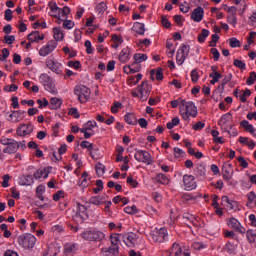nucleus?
<instances>
[{
    "label": "nucleus",
    "mask_w": 256,
    "mask_h": 256,
    "mask_svg": "<svg viewBox=\"0 0 256 256\" xmlns=\"http://www.w3.org/2000/svg\"><path fill=\"white\" fill-rule=\"evenodd\" d=\"M179 114L183 121H191V117L195 119V117L199 115V112L197 110V106H195V103L191 101H182L179 108Z\"/></svg>",
    "instance_id": "nucleus-1"
},
{
    "label": "nucleus",
    "mask_w": 256,
    "mask_h": 256,
    "mask_svg": "<svg viewBox=\"0 0 256 256\" xmlns=\"http://www.w3.org/2000/svg\"><path fill=\"white\" fill-rule=\"evenodd\" d=\"M133 59L134 62L132 64L125 65L123 67V71L124 73H126V75H131L132 73H139V71H141V65L139 64L147 61L148 57L147 54L136 53L134 54Z\"/></svg>",
    "instance_id": "nucleus-2"
},
{
    "label": "nucleus",
    "mask_w": 256,
    "mask_h": 256,
    "mask_svg": "<svg viewBox=\"0 0 256 256\" xmlns=\"http://www.w3.org/2000/svg\"><path fill=\"white\" fill-rule=\"evenodd\" d=\"M151 237L154 243H165V241H169V232L165 227H156L151 230Z\"/></svg>",
    "instance_id": "nucleus-3"
},
{
    "label": "nucleus",
    "mask_w": 256,
    "mask_h": 256,
    "mask_svg": "<svg viewBox=\"0 0 256 256\" xmlns=\"http://www.w3.org/2000/svg\"><path fill=\"white\" fill-rule=\"evenodd\" d=\"M37 243V238L31 233H24L18 236V245L23 249H33Z\"/></svg>",
    "instance_id": "nucleus-4"
},
{
    "label": "nucleus",
    "mask_w": 256,
    "mask_h": 256,
    "mask_svg": "<svg viewBox=\"0 0 256 256\" xmlns=\"http://www.w3.org/2000/svg\"><path fill=\"white\" fill-rule=\"evenodd\" d=\"M39 82L43 85L45 91L51 93L52 95H57V88L55 87V82L49 74L43 73L39 76Z\"/></svg>",
    "instance_id": "nucleus-5"
},
{
    "label": "nucleus",
    "mask_w": 256,
    "mask_h": 256,
    "mask_svg": "<svg viewBox=\"0 0 256 256\" xmlns=\"http://www.w3.org/2000/svg\"><path fill=\"white\" fill-rule=\"evenodd\" d=\"M74 94L80 103H87L91 98V89L85 85H78L74 88Z\"/></svg>",
    "instance_id": "nucleus-6"
},
{
    "label": "nucleus",
    "mask_w": 256,
    "mask_h": 256,
    "mask_svg": "<svg viewBox=\"0 0 256 256\" xmlns=\"http://www.w3.org/2000/svg\"><path fill=\"white\" fill-rule=\"evenodd\" d=\"M137 89L139 94L134 92L132 93L133 97H139L141 101H147V99H149V94L151 93V85H149L147 81H143Z\"/></svg>",
    "instance_id": "nucleus-7"
},
{
    "label": "nucleus",
    "mask_w": 256,
    "mask_h": 256,
    "mask_svg": "<svg viewBox=\"0 0 256 256\" xmlns=\"http://www.w3.org/2000/svg\"><path fill=\"white\" fill-rule=\"evenodd\" d=\"M95 129H97V122L95 120H89L82 126L80 132L83 133L85 139H91L95 135Z\"/></svg>",
    "instance_id": "nucleus-8"
},
{
    "label": "nucleus",
    "mask_w": 256,
    "mask_h": 256,
    "mask_svg": "<svg viewBox=\"0 0 256 256\" xmlns=\"http://www.w3.org/2000/svg\"><path fill=\"white\" fill-rule=\"evenodd\" d=\"M74 221L80 225L85 223L86 219H89V214H87V207L85 205L78 203L77 211L75 216L73 217Z\"/></svg>",
    "instance_id": "nucleus-9"
},
{
    "label": "nucleus",
    "mask_w": 256,
    "mask_h": 256,
    "mask_svg": "<svg viewBox=\"0 0 256 256\" xmlns=\"http://www.w3.org/2000/svg\"><path fill=\"white\" fill-rule=\"evenodd\" d=\"M83 239L86 241H103L105 234L99 230H89L82 233Z\"/></svg>",
    "instance_id": "nucleus-10"
},
{
    "label": "nucleus",
    "mask_w": 256,
    "mask_h": 256,
    "mask_svg": "<svg viewBox=\"0 0 256 256\" xmlns=\"http://www.w3.org/2000/svg\"><path fill=\"white\" fill-rule=\"evenodd\" d=\"M134 158L138 161V163H145V165H151V163H153L151 154L145 150L136 149Z\"/></svg>",
    "instance_id": "nucleus-11"
},
{
    "label": "nucleus",
    "mask_w": 256,
    "mask_h": 256,
    "mask_svg": "<svg viewBox=\"0 0 256 256\" xmlns=\"http://www.w3.org/2000/svg\"><path fill=\"white\" fill-rule=\"evenodd\" d=\"M46 67L50 69L52 73H56V75H61V73H63V64L55 60V58L48 57L46 59Z\"/></svg>",
    "instance_id": "nucleus-12"
},
{
    "label": "nucleus",
    "mask_w": 256,
    "mask_h": 256,
    "mask_svg": "<svg viewBox=\"0 0 256 256\" xmlns=\"http://www.w3.org/2000/svg\"><path fill=\"white\" fill-rule=\"evenodd\" d=\"M57 43L55 40L48 41L44 46H42L39 50L40 57H47V55H51L55 49H57Z\"/></svg>",
    "instance_id": "nucleus-13"
},
{
    "label": "nucleus",
    "mask_w": 256,
    "mask_h": 256,
    "mask_svg": "<svg viewBox=\"0 0 256 256\" xmlns=\"http://www.w3.org/2000/svg\"><path fill=\"white\" fill-rule=\"evenodd\" d=\"M182 187L185 191H193V189H197V182L195 181V176L191 174H185L182 179Z\"/></svg>",
    "instance_id": "nucleus-14"
},
{
    "label": "nucleus",
    "mask_w": 256,
    "mask_h": 256,
    "mask_svg": "<svg viewBox=\"0 0 256 256\" xmlns=\"http://www.w3.org/2000/svg\"><path fill=\"white\" fill-rule=\"evenodd\" d=\"M233 121V116L231 113H226L221 116L218 125L221 127L222 131H226L229 133V129H231V122Z\"/></svg>",
    "instance_id": "nucleus-15"
},
{
    "label": "nucleus",
    "mask_w": 256,
    "mask_h": 256,
    "mask_svg": "<svg viewBox=\"0 0 256 256\" xmlns=\"http://www.w3.org/2000/svg\"><path fill=\"white\" fill-rule=\"evenodd\" d=\"M233 165L229 162H225L222 166V177L226 183H229L233 179Z\"/></svg>",
    "instance_id": "nucleus-16"
},
{
    "label": "nucleus",
    "mask_w": 256,
    "mask_h": 256,
    "mask_svg": "<svg viewBox=\"0 0 256 256\" xmlns=\"http://www.w3.org/2000/svg\"><path fill=\"white\" fill-rule=\"evenodd\" d=\"M228 13L227 16V22L229 25H232V27H237V7L230 6L225 9Z\"/></svg>",
    "instance_id": "nucleus-17"
},
{
    "label": "nucleus",
    "mask_w": 256,
    "mask_h": 256,
    "mask_svg": "<svg viewBox=\"0 0 256 256\" xmlns=\"http://www.w3.org/2000/svg\"><path fill=\"white\" fill-rule=\"evenodd\" d=\"M16 151H19V145L17 144V141L14 139L3 149V151L0 150V159H4L5 155L3 153L13 155V153H15Z\"/></svg>",
    "instance_id": "nucleus-18"
},
{
    "label": "nucleus",
    "mask_w": 256,
    "mask_h": 256,
    "mask_svg": "<svg viewBox=\"0 0 256 256\" xmlns=\"http://www.w3.org/2000/svg\"><path fill=\"white\" fill-rule=\"evenodd\" d=\"M35 183V178L32 174H23L18 177V185L21 187H30Z\"/></svg>",
    "instance_id": "nucleus-19"
},
{
    "label": "nucleus",
    "mask_w": 256,
    "mask_h": 256,
    "mask_svg": "<svg viewBox=\"0 0 256 256\" xmlns=\"http://www.w3.org/2000/svg\"><path fill=\"white\" fill-rule=\"evenodd\" d=\"M203 17H205V10L203 7L198 6L192 11L190 19L194 21V23H201V21H203Z\"/></svg>",
    "instance_id": "nucleus-20"
},
{
    "label": "nucleus",
    "mask_w": 256,
    "mask_h": 256,
    "mask_svg": "<svg viewBox=\"0 0 256 256\" xmlns=\"http://www.w3.org/2000/svg\"><path fill=\"white\" fill-rule=\"evenodd\" d=\"M35 127L32 124H20L17 128V135L19 137H26V135H31Z\"/></svg>",
    "instance_id": "nucleus-21"
},
{
    "label": "nucleus",
    "mask_w": 256,
    "mask_h": 256,
    "mask_svg": "<svg viewBox=\"0 0 256 256\" xmlns=\"http://www.w3.org/2000/svg\"><path fill=\"white\" fill-rule=\"evenodd\" d=\"M50 173L51 167H42L34 172L33 177L34 179H36V181H39L41 179L45 180L49 177Z\"/></svg>",
    "instance_id": "nucleus-22"
},
{
    "label": "nucleus",
    "mask_w": 256,
    "mask_h": 256,
    "mask_svg": "<svg viewBox=\"0 0 256 256\" xmlns=\"http://www.w3.org/2000/svg\"><path fill=\"white\" fill-rule=\"evenodd\" d=\"M69 13H71V8H69L68 6L59 8L58 15L56 16V19H58V25H61V22L65 21V19H68Z\"/></svg>",
    "instance_id": "nucleus-23"
},
{
    "label": "nucleus",
    "mask_w": 256,
    "mask_h": 256,
    "mask_svg": "<svg viewBox=\"0 0 256 256\" xmlns=\"http://www.w3.org/2000/svg\"><path fill=\"white\" fill-rule=\"evenodd\" d=\"M170 251L174 254V256H191V253L185 252V249H183L181 245L176 242L172 244Z\"/></svg>",
    "instance_id": "nucleus-24"
},
{
    "label": "nucleus",
    "mask_w": 256,
    "mask_h": 256,
    "mask_svg": "<svg viewBox=\"0 0 256 256\" xmlns=\"http://www.w3.org/2000/svg\"><path fill=\"white\" fill-rule=\"evenodd\" d=\"M126 247H135L137 244V235L135 233H128L123 236Z\"/></svg>",
    "instance_id": "nucleus-25"
},
{
    "label": "nucleus",
    "mask_w": 256,
    "mask_h": 256,
    "mask_svg": "<svg viewBox=\"0 0 256 256\" xmlns=\"http://www.w3.org/2000/svg\"><path fill=\"white\" fill-rule=\"evenodd\" d=\"M43 39H45V35L39 31H33L28 35L30 43H40Z\"/></svg>",
    "instance_id": "nucleus-26"
},
{
    "label": "nucleus",
    "mask_w": 256,
    "mask_h": 256,
    "mask_svg": "<svg viewBox=\"0 0 256 256\" xmlns=\"http://www.w3.org/2000/svg\"><path fill=\"white\" fill-rule=\"evenodd\" d=\"M52 33L53 39L56 43H59V41H63V39H65V32L63 31L62 27H54Z\"/></svg>",
    "instance_id": "nucleus-27"
},
{
    "label": "nucleus",
    "mask_w": 256,
    "mask_h": 256,
    "mask_svg": "<svg viewBox=\"0 0 256 256\" xmlns=\"http://www.w3.org/2000/svg\"><path fill=\"white\" fill-rule=\"evenodd\" d=\"M9 117L12 123H19V121H23V119H25V111L23 110L13 111L9 115Z\"/></svg>",
    "instance_id": "nucleus-28"
},
{
    "label": "nucleus",
    "mask_w": 256,
    "mask_h": 256,
    "mask_svg": "<svg viewBox=\"0 0 256 256\" xmlns=\"http://www.w3.org/2000/svg\"><path fill=\"white\" fill-rule=\"evenodd\" d=\"M89 181H91V178H89V173L83 172L82 176L78 180V186L84 190L89 187Z\"/></svg>",
    "instance_id": "nucleus-29"
},
{
    "label": "nucleus",
    "mask_w": 256,
    "mask_h": 256,
    "mask_svg": "<svg viewBox=\"0 0 256 256\" xmlns=\"http://www.w3.org/2000/svg\"><path fill=\"white\" fill-rule=\"evenodd\" d=\"M129 59H131V49L126 47L121 50L119 54L120 63H128Z\"/></svg>",
    "instance_id": "nucleus-30"
},
{
    "label": "nucleus",
    "mask_w": 256,
    "mask_h": 256,
    "mask_svg": "<svg viewBox=\"0 0 256 256\" xmlns=\"http://www.w3.org/2000/svg\"><path fill=\"white\" fill-rule=\"evenodd\" d=\"M221 205L226 209V211H233L235 208V201L229 199V196H223L221 200Z\"/></svg>",
    "instance_id": "nucleus-31"
},
{
    "label": "nucleus",
    "mask_w": 256,
    "mask_h": 256,
    "mask_svg": "<svg viewBox=\"0 0 256 256\" xmlns=\"http://www.w3.org/2000/svg\"><path fill=\"white\" fill-rule=\"evenodd\" d=\"M119 255V248L115 247H108L102 249V256H116Z\"/></svg>",
    "instance_id": "nucleus-32"
},
{
    "label": "nucleus",
    "mask_w": 256,
    "mask_h": 256,
    "mask_svg": "<svg viewBox=\"0 0 256 256\" xmlns=\"http://www.w3.org/2000/svg\"><path fill=\"white\" fill-rule=\"evenodd\" d=\"M77 253V245L73 243L65 244L64 246V254L67 256H73Z\"/></svg>",
    "instance_id": "nucleus-33"
},
{
    "label": "nucleus",
    "mask_w": 256,
    "mask_h": 256,
    "mask_svg": "<svg viewBox=\"0 0 256 256\" xmlns=\"http://www.w3.org/2000/svg\"><path fill=\"white\" fill-rule=\"evenodd\" d=\"M49 12L48 15L50 17H54L55 19H57V16L59 15V6H57V3L55 2H50L49 3Z\"/></svg>",
    "instance_id": "nucleus-34"
},
{
    "label": "nucleus",
    "mask_w": 256,
    "mask_h": 256,
    "mask_svg": "<svg viewBox=\"0 0 256 256\" xmlns=\"http://www.w3.org/2000/svg\"><path fill=\"white\" fill-rule=\"evenodd\" d=\"M210 85H215L216 83H219V81L222 79L223 75L219 73L217 70H213L210 74Z\"/></svg>",
    "instance_id": "nucleus-35"
},
{
    "label": "nucleus",
    "mask_w": 256,
    "mask_h": 256,
    "mask_svg": "<svg viewBox=\"0 0 256 256\" xmlns=\"http://www.w3.org/2000/svg\"><path fill=\"white\" fill-rule=\"evenodd\" d=\"M247 207H249L250 209H253L256 207V194L255 192H249L247 194Z\"/></svg>",
    "instance_id": "nucleus-36"
},
{
    "label": "nucleus",
    "mask_w": 256,
    "mask_h": 256,
    "mask_svg": "<svg viewBox=\"0 0 256 256\" xmlns=\"http://www.w3.org/2000/svg\"><path fill=\"white\" fill-rule=\"evenodd\" d=\"M124 121L128 125H137V116H135L133 113H126L124 115Z\"/></svg>",
    "instance_id": "nucleus-37"
},
{
    "label": "nucleus",
    "mask_w": 256,
    "mask_h": 256,
    "mask_svg": "<svg viewBox=\"0 0 256 256\" xmlns=\"http://www.w3.org/2000/svg\"><path fill=\"white\" fill-rule=\"evenodd\" d=\"M155 181L156 183H160V185H169V177H167V175L165 174H157L155 177Z\"/></svg>",
    "instance_id": "nucleus-38"
},
{
    "label": "nucleus",
    "mask_w": 256,
    "mask_h": 256,
    "mask_svg": "<svg viewBox=\"0 0 256 256\" xmlns=\"http://www.w3.org/2000/svg\"><path fill=\"white\" fill-rule=\"evenodd\" d=\"M133 29L135 33H138V35H145V24L141 22H135L133 25Z\"/></svg>",
    "instance_id": "nucleus-39"
},
{
    "label": "nucleus",
    "mask_w": 256,
    "mask_h": 256,
    "mask_svg": "<svg viewBox=\"0 0 256 256\" xmlns=\"http://www.w3.org/2000/svg\"><path fill=\"white\" fill-rule=\"evenodd\" d=\"M63 105V101L57 97L50 99V109H59Z\"/></svg>",
    "instance_id": "nucleus-40"
},
{
    "label": "nucleus",
    "mask_w": 256,
    "mask_h": 256,
    "mask_svg": "<svg viewBox=\"0 0 256 256\" xmlns=\"http://www.w3.org/2000/svg\"><path fill=\"white\" fill-rule=\"evenodd\" d=\"M110 241L112 246L111 247H117L119 250V244L121 243V238L119 234H112L110 236Z\"/></svg>",
    "instance_id": "nucleus-41"
},
{
    "label": "nucleus",
    "mask_w": 256,
    "mask_h": 256,
    "mask_svg": "<svg viewBox=\"0 0 256 256\" xmlns=\"http://www.w3.org/2000/svg\"><path fill=\"white\" fill-rule=\"evenodd\" d=\"M92 205H103L105 203V196H93L90 198Z\"/></svg>",
    "instance_id": "nucleus-42"
},
{
    "label": "nucleus",
    "mask_w": 256,
    "mask_h": 256,
    "mask_svg": "<svg viewBox=\"0 0 256 256\" xmlns=\"http://www.w3.org/2000/svg\"><path fill=\"white\" fill-rule=\"evenodd\" d=\"M62 51L65 53V55H68L70 59H73L77 55L76 50L68 46H64Z\"/></svg>",
    "instance_id": "nucleus-43"
},
{
    "label": "nucleus",
    "mask_w": 256,
    "mask_h": 256,
    "mask_svg": "<svg viewBox=\"0 0 256 256\" xmlns=\"http://www.w3.org/2000/svg\"><path fill=\"white\" fill-rule=\"evenodd\" d=\"M189 51H190L189 45H181L177 53L184 56V58L187 59V57H189Z\"/></svg>",
    "instance_id": "nucleus-44"
},
{
    "label": "nucleus",
    "mask_w": 256,
    "mask_h": 256,
    "mask_svg": "<svg viewBox=\"0 0 256 256\" xmlns=\"http://www.w3.org/2000/svg\"><path fill=\"white\" fill-rule=\"evenodd\" d=\"M189 51H190L189 45H181L177 53L184 56V58L187 59V57H189Z\"/></svg>",
    "instance_id": "nucleus-45"
},
{
    "label": "nucleus",
    "mask_w": 256,
    "mask_h": 256,
    "mask_svg": "<svg viewBox=\"0 0 256 256\" xmlns=\"http://www.w3.org/2000/svg\"><path fill=\"white\" fill-rule=\"evenodd\" d=\"M155 77L157 81H163V69L158 68L156 71L151 70V77Z\"/></svg>",
    "instance_id": "nucleus-46"
},
{
    "label": "nucleus",
    "mask_w": 256,
    "mask_h": 256,
    "mask_svg": "<svg viewBox=\"0 0 256 256\" xmlns=\"http://www.w3.org/2000/svg\"><path fill=\"white\" fill-rule=\"evenodd\" d=\"M187 153L183 151V149L179 147L174 148V157L175 159H183V157H186Z\"/></svg>",
    "instance_id": "nucleus-47"
},
{
    "label": "nucleus",
    "mask_w": 256,
    "mask_h": 256,
    "mask_svg": "<svg viewBox=\"0 0 256 256\" xmlns=\"http://www.w3.org/2000/svg\"><path fill=\"white\" fill-rule=\"evenodd\" d=\"M124 212H126L128 215H137V213H139V209L135 205L126 206L124 208Z\"/></svg>",
    "instance_id": "nucleus-48"
},
{
    "label": "nucleus",
    "mask_w": 256,
    "mask_h": 256,
    "mask_svg": "<svg viewBox=\"0 0 256 256\" xmlns=\"http://www.w3.org/2000/svg\"><path fill=\"white\" fill-rule=\"evenodd\" d=\"M225 251L229 255H235V251H237V245H233L231 242H228L226 244Z\"/></svg>",
    "instance_id": "nucleus-49"
},
{
    "label": "nucleus",
    "mask_w": 256,
    "mask_h": 256,
    "mask_svg": "<svg viewBox=\"0 0 256 256\" xmlns=\"http://www.w3.org/2000/svg\"><path fill=\"white\" fill-rule=\"evenodd\" d=\"M209 37V30L202 29L201 33L198 35L199 43H205V40Z\"/></svg>",
    "instance_id": "nucleus-50"
},
{
    "label": "nucleus",
    "mask_w": 256,
    "mask_h": 256,
    "mask_svg": "<svg viewBox=\"0 0 256 256\" xmlns=\"http://www.w3.org/2000/svg\"><path fill=\"white\" fill-rule=\"evenodd\" d=\"M105 11H107V4L105 2H100L99 4H97L96 13H98L99 15H103Z\"/></svg>",
    "instance_id": "nucleus-51"
},
{
    "label": "nucleus",
    "mask_w": 256,
    "mask_h": 256,
    "mask_svg": "<svg viewBox=\"0 0 256 256\" xmlns=\"http://www.w3.org/2000/svg\"><path fill=\"white\" fill-rule=\"evenodd\" d=\"M247 239L250 243H255L256 229H250L246 232Z\"/></svg>",
    "instance_id": "nucleus-52"
},
{
    "label": "nucleus",
    "mask_w": 256,
    "mask_h": 256,
    "mask_svg": "<svg viewBox=\"0 0 256 256\" xmlns=\"http://www.w3.org/2000/svg\"><path fill=\"white\" fill-rule=\"evenodd\" d=\"M46 191V187L44 184H40L39 186H37L36 188V195L38 197V199H43V194Z\"/></svg>",
    "instance_id": "nucleus-53"
},
{
    "label": "nucleus",
    "mask_w": 256,
    "mask_h": 256,
    "mask_svg": "<svg viewBox=\"0 0 256 256\" xmlns=\"http://www.w3.org/2000/svg\"><path fill=\"white\" fill-rule=\"evenodd\" d=\"M179 123H181V120L179 119V117H175L167 123V129H173V127H177Z\"/></svg>",
    "instance_id": "nucleus-54"
},
{
    "label": "nucleus",
    "mask_w": 256,
    "mask_h": 256,
    "mask_svg": "<svg viewBox=\"0 0 256 256\" xmlns=\"http://www.w3.org/2000/svg\"><path fill=\"white\" fill-rule=\"evenodd\" d=\"M251 97V90L246 89L240 96L239 99L242 103H247V98Z\"/></svg>",
    "instance_id": "nucleus-55"
},
{
    "label": "nucleus",
    "mask_w": 256,
    "mask_h": 256,
    "mask_svg": "<svg viewBox=\"0 0 256 256\" xmlns=\"http://www.w3.org/2000/svg\"><path fill=\"white\" fill-rule=\"evenodd\" d=\"M229 45L232 49H235L237 47H241V42L236 37H232L229 39Z\"/></svg>",
    "instance_id": "nucleus-56"
},
{
    "label": "nucleus",
    "mask_w": 256,
    "mask_h": 256,
    "mask_svg": "<svg viewBox=\"0 0 256 256\" xmlns=\"http://www.w3.org/2000/svg\"><path fill=\"white\" fill-rule=\"evenodd\" d=\"M96 173L98 177H103L105 175V165L99 163L96 165Z\"/></svg>",
    "instance_id": "nucleus-57"
},
{
    "label": "nucleus",
    "mask_w": 256,
    "mask_h": 256,
    "mask_svg": "<svg viewBox=\"0 0 256 256\" xmlns=\"http://www.w3.org/2000/svg\"><path fill=\"white\" fill-rule=\"evenodd\" d=\"M192 83H197L199 81V70L193 69L190 73Z\"/></svg>",
    "instance_id": "nucleus-58"
},
{
    "label": "nucleus",
    "mask_w": 256,
    "mask_h": 256,
    "mask_svg": "<svg viewBox=\"0 0 256 256\" xmlns=\"http://www.w3.org/2000/svg\"><path fill=\"white\" fill-rule=\"evenodd\" d=\"M166 47L169 50L168 55L173 57V55H175V47L173 46V42L171 40H167Z\"/></svg>",
    "instance_id": "nucleus-59"
},
{
    "label": "nucleus",
    "mask_w": 256,
    "mask_h": 256,
    "mask_svg": "<svg viewBox=\"0 0 256 256\" xmlns=\"http://www.w3.org/2000/svg\"><path fill=\"white\" fill-rule=\"evenodd\" d=\"M256 82V72H250V76L246 80L247 85H255Z\"/></svg>",
    "instance_id": "nucleus-60"
},
{
    "label": "nucleus",
    "mask_w": 256,
    "mask_h": 256,
    "mask_svg": "<svg viewBox=\"0 0 256 256\" xmlns=\"http://www.w3.org/2000/svg\"><path fill=\"white\" fill-rule=\"evenodd\" d=\"M73 27H75V22L71 21V20H63V28L64 29H73Z\"/></svg>",
    "instance_id": "nucleus-61"
},
{
    "label": "nucleus",
    "mask_w": 256,
    "mask_h": 256,
    "mask_svg": "<svg viewBox=\"0 0 256 256\" xmlns=\"http://www.w3.org/2000/svg\"><path fill=\"white\" fill-rule=\"evenodd\" d=\"M93 191L96 195L97 193H101V191H103V180L96 181V188H94Z\"/></svg>",
    "instance_id": "nucleus-62"
},
{
    "label": "nucleus",
    "mask_w": 256,
    "mask_h": 256,
    "mask_svg": "<svg viewBox=\"0 0 256 256\" xmlns=\"http://www.w3.org/2000/svg\"><path fill=\"white\" fill-rule=\"evenodd\" d=\"M234 67H237V69H245V67H247V65L239 59H235L233 62Z\"/></svg>",
    "instance_id": "nucleus-63"
},
{
    "label": "nucleus",
    "mask_w": 256,
    "mask_h": 256,
    "mask_svg": "<svg viewBox=\"0 0 256 256\" xmlns=\"http://www.w3.org/2000/svg\"><path fill=\"white\" fill-rule=\"evenodd\" d=\"M248 23L252 27H256V12H253L252 15L249 17Z\"/></svg>",
    "instance_id": "nucleus-64"
}]
</instances>
